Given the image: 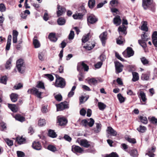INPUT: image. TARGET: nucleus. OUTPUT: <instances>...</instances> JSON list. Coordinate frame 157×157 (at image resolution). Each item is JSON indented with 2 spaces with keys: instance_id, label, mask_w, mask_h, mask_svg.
<instances>
[{
  "instance_id": "43",
  "label": "nucleus",
  "mask_w": 157,
  "mask_h": 157,
  "mask_svg": "<svg viewBox=\"0 0 157 157\" xmlns=\"http://www.w3.org/2000/svg\"><path fill=\"white\" fill-rule=\"evenodd\" d=\"M141 29L143 31H147L148 28L147 26V23L146 22H144L141 27Z\"/></svg>"
},
{
  "instance_id": "35",
  "label": "nucleus",
  "mask_w": 157,
  "mask_h": 157,
  "mask_svg": "<svg viewBox=\"0 0 157 157\" xmlns=\"http://www.w3.org/2000/svg\"><path fill=\"white\" fill-rule=\"evenodd\" d=\"M12 61V59L11 58H10L7 61L5 65V67L6 69H10V67L11 66V62Z\"/></svg>"
},
{
  "instance_id": "53",
  "label": "nucleus",
  "mask_w": 157,
  "mask_h": 157,
  "mask_svg": "<svg viewBox=\"0 0 157 157\" xmlns=\"http://www.w3.org/2000/svg\"><path fill=\"white\" fill-rule=\"evenodd\" d=\"M45 124V121L44 119H40L39 121L38 124L40 126H42L44 125Z\"/></svg>"
},
{
  "instance_id": "9",
  "label": "nucleus",
  "mask_w": 157,
  "mask_h": 157,
  "mask_svg": "<svg viewBox=\"0 0 157 157\" xmlns=\"http://www.w3.org/2000/svg\"><path fill=\"white\" fill-rule=\"evenodd\" d=\"M58 11L57 12V14L58 17L62 15L63 13H65L66 11L65 8L59 5L57 6Z\"/></svg>"
},
{
  "instance_id": "24",
  "label": "nucleus",
  "mask_w": 157,
  "mask_h": 157,
  "mask_svg": "<svg viewBox=\"0 0 157 157\" xmlns=\"http://www.w3.org/2000/svg\"><path fill=\"white\" fill-rule=\"evenodd\" d=\"M83 14L81 13H77L73 15V17L75 19H82L83 17Z\"/></svg>"
},
{
  "instance_id": "40",
  "label": "nucleus",
  "mask_w": 157,
  "mask_h": 157,
  "mask_svg": "<svg viewBox=\"0 0 157 157\" xmlns=\"http://www.w3.org/2000/svg\"><path fill=\"white\" fill-rule=\"evenodd\" d=\"M147 128L144 126L140 125L139 127L137 128V130L139 132L141 133H144L146 131Z\"/></svg>"
},
{
  "instance_id": "12",
  "label": "nucleus",
  "mask_w": 157,
  "mask_h": 157,
  "mask_svg": "<svg viewBox=\"0 0 157 157\" xmlns=\"http://www.w3.org/2000/svg\"><path fill=\"white\" fill-rule=\"evenodd\" d=\"M58 122L61 126L65 125L67 122V119L63 117H58Z\"/></svg>"
},
{
  "instance_id": "15",
  "label": "nucleus",
  "mask_w": 157,
  "mask_h": 157,
  "mask_svg": "<svg viewBox=\"0 0 157 157\" xmlns=\"http://www.w3.org/2000/svg\"><path fill=\"white\" fill-rule=\"evenodd\" d=\"M106 131L108 134H110L112 136H116L117 135V132L111 127H108Z\"/></svg>"
},
{
  "instance_id": "14",
  "label": "nucleus",
  "mask_w": 157,
  "mask_h": 157,
  "mask_svg": "<svg viewBox=\"0 0 157 157\" xmlns=\"http://www.w3.org/2000/svg\"><path fill=\"white\" fill-rule=\"evenodd\" d=\"M152 43L155 47H157V32L155 31L152 36Z\"/></svg>"
},
{
  "instance_id": "45",
  "label": "nucleus",
  "mask_w": 157,
  "mask_h": 157,
  "mask_svg": "<svg viewBox=\"0 0 157 157\" xmlns=\"http://www.w3.org/2000/svg\"><path fill=\"white\" fill-rule=\"evenodd\" d=\"M117 97L120 103H122L124 101L125 98L121 94H119L117 95Z\"/></svg>"
},
{
  "instance_id": "11",
  "label": "nucleus",
  "mask_w": 157,
  "mask_h": 157,
  "mask_svg": "<svg viewBox=\"0 0 157 157\" xmlns=\"http://www.w3.org/2000/svg\"><path fill=\"white\" fill-rule=\"evenodd\" d=\"M72 151L74 153H81L83 151V150L78 146L73 145L72 147Z\"/></svg>"
},
{
  "instance_id": "48",
  "label": "nucleus",
  "mask_w": 157,
  "mask_h": 157,
  "mask_svg": "<svg viewBox=\"0 0 157 157\" xmlns=\"http://www.w3.org/2000/svg\"><path fill=\"white\" fill-rule=\"evenodd\" d=\"M149 120L152 124L157 125V119L155 117H153L150 119L149 118Z\"/></svg>"
},
{
  "instance_id": "41",
  "label": "nucleus",
  "mask_w": 157,
  "mask_h": 157,
  "mask_svg": "<svg viewBox=\"0 0 157 157\" xmlns=\"http://www.w3.org/2000/svg\"><path fill=\"white\" fill-rule=\"evenodd\" d=\"M7 79L6 76H3L0 78V82L4 84H6Z\"/></svg>"
},
{
  "instance_id": "59",
  "label": "nucleus",
  "mask_w": 157,
  "mask_h": 157,
  "mask_svg": "<svg viewBox=\"0 0 157 157\" xmlns=\"http://www.w3.org/2000/svg\"><path fill=\"white\" fill-rule=\"evenodd\" d=\"M117 154L115 152H112L111 154L106 155L105 157H118Z\"/></svg>"
},
{
  "instance_id": "42",
  "label": "nucleus",
  "mask_w": 157,
  "mask_h": 157,
  "mask_svg": "<svg viewBox=\"0 0 157 157\" xmlns=\"http://www.w3.org/2000/svg\"><path fill=\"white\" fill-rule=\"evenodd\" d=\"M88 82L91 85H95L97 84L98 81L95 78H92L89 80Z\"/></svg>"
},
{
  "instance_id": "7",
  "label": "nucleus",
  "mask_w": 157,
  "mask_h": 157,
  "mask_svg": "<svg viewBox=\"0 0 157 157\" xmlns=\"http://www.w3.org/2000/svg\"><path fill=\"white\" fill-rule=\"evenodd\" d=\"M107 33L106 32H104L101 33L99 36V38L102 42L103 46L105 45L106 40L107 39Z\"/></svg>"
},
{
  "instance_id": "16",
  "label": "nucleus",
  "mask_w": 157,
  "mask_h": 157,
  "mask_svg": "<svg viewBox=\"0 0 157 157\" xmlns=\"http://www.w3.org/2000/svg\"><path fill=\"white\" fill-rule=\"evenodd\" d=\"M79 144L80 145L86 148L89 147L90 145V142L86 140H81L80 141Z\"/></svg>"
},
{
  "instance_id": "54",
  "label": "nucleus",
  "mask_w": 157,
  "mask_h": 157,
  "mask_svg": "<svg viewBox=\"0 0 157 157\" xmlns=\"http://www.w3.org/2000/svg\"><path fill=\"white\" fill-rule=\"evenodd\" d=\"M44 75L50 81H52L53 80L54 78L52 75L49 74H46Z\"/></svg>"
},
{
  "instance_id": "33",
  "label": "nucleus",
  "mask_w": 157,
  "mask_h": 157,
  "mask_svg": "<svg viewBox=\"0 0 157 157\" xmlns=\"http://www.w3.org/2000/svg\"><path fill=\"white\" fill-rule=\"evenodd\" d=\"M95 124L96 128L94 130V132L96 133H98L101 131V125L100 123H96Z\"/></svg>"
},
{
  "instance_id": "50",
  "label": "nucleus",
  "mask_w": 157,
  "mask_h": 157,
  "mask_svg": "<svg viewBox=\"0 0 157 157\" xmlns=\"http://www.w3.org/2000/svg\"><path fill=\"white\" fill-rule=\"evenodd\" d=\"M48 149L50 151L54 152L56 151V147L52 145H49L48 147Z\"/></svg>"
},
{
  "instance_id": "10",
  "label": "nucleus",
  "mask_w": 157,
  "mask_h": 157,
  "mask_svg": "<svg viewBox=\"0 0 157 157\" xmlns=\"http://www.w3.org/2000/svg\"><path fill=\"white\" fill-rule=\"evenodd\" d=\"M115 66L117 73H120L122 71L123 66L119 62L115 63Z\"/></svg>"
},
{
  "instance_id": "17",
  "label": "nucleus",
  "mask_w": 157,
  "mask_h": 157,
  "mask_svg": "<svg viewBox=\"0 0 157 157\" xmlns=\"http://www.w3.org/2000/svg\"><path fill=\"white\" fill-rule=\"evenodd\" d=\"M32 146L34 149L37 150H40L42 147L40 143L38 141L34 142L33 143Z\"/></svg>"
},
{
  "instance_id": "64",
  "label": "nucleus",
  "mask_w": 157,
  "mask_h": 157,
  "mask_svg": "<svg viewBox=\"0 0 157 157\" xmlns=\"http://www.w3.org/2000/svg\"><path fill=\"white\" fill-rule=\"evenodd\" d=\"M141 38L143 41H147L148 39L147 36L145 34H143L141 35Z\"/></svg>"
},
{
  "instance_id": "19",
  "label": "nucleus",
  "mask_w": 157,
  "mask_h": 157,
  "mask_svg": "<svg viewBox=\"0 0 157 157\" xmlns=\"http://www.w3.org/2000/svg\"><path fill=\"white\" fill-rule=\"evenodd\" d=\"M18 35V32L16 30H14L13 31V43L17 42V37Z\"/></svg>"
},
{
  "instance_id": "32",
  "label": "nucleus",
  "mask_w": 157,
  "mask_h": 157,
  "mask_svg": "<svg viewBox=\"0 0 157 157\" xmlns=\"http://www.w3.org/2000/svg\"><path fill=\"white\" fill-rule=\"evenodd\" d=\"M14 117L16 120L21 122H22L25 120V118L19 114L16 115Z\"/></svg>"
},
{
  "instance_id": "21",
  "label": "nucleus",
  "mask_w": 157,
  "mask_h": 157,
  "mask_svg": "<svg viewBox=\"0 0 157 157\" xmlns=\"http://www.w3.org/2000/svg\"><path fill=\"white\" fill-rule=\"evenodd\" d=\"M138 94L139 98L141 99L143 101L145 102L147 100L145 94L142 91H140V93H138Z\"/></svg>"
},
{
  "instance_id": "47",
  "label": "nucleus",
  "mask_w": 157,
  "mask_h": 157,
  "mask_svg": "<svg viewBox=\"0 0 157 157\" xmlns=\"http://www.w3.org/2000/svg\"><path fill=\"white\" fill-rule=\"evenodd\" d=\"M75 89L76 86H74L72 87L71 90L68 94V97H72L74 95V91L75 90Z\"/></svg>"
},
{
  "instance_id": "1",
  "label": "nucleus",
  "mask_w": 157,
  "mask_h": 157,
  "mask_svg": "<svg viewBox=\"0 0 157 157\" xmlns=\"http://www.w3.org/2000/svg\"><path fill=\"white\" fill-rule=\"evenodd\" d=\"M16 66L19 72L23 73L24 72L25 67L22 59H19L17 61Z\"/></svg>"
},
{
  "instance_id": "30",
  "label": "nucleus",
  "mask_w": 157,
  "mask_h": 157,
  "mask_svg": "<svg viewBox=\"0 0 157 157\" xmlns=\"http://www.w3.org/2000/svg\"><path fill=\"white\" fill-rule=\"evenodd\" d=\"M95 0H89L88 2V6L90 9L93 8L95 6Z\"/></svg>"
},
{
  "instance_id": "60",
  "label": "nucleus",
  "mask_w": 157,
  "mask_h": 157,
  "mask_svg": "<svg viewBox=\"0 0 157 157\" xmlns=\"http://www.w3.org/2000/svg\"><path fill=\"white\" fill-rule=\"evenodd\" d=\"M138 42L140 44L143 48H145L146 46V43L142 40H139Z\"/></svg>"
},
{
  "instance_id": "62",
  "label": "nucleus",
  "mask_w": 157,
  "mask_h": 157,
  "mask_svg": "<svg viewBox=\"0 0 157 157\" xmlns=\"http://www.w3.org/2000/svg\"><path fill=\"white\" fill-rule=\"evenodd\" d=\"M36 87L38 88L43 89L44 88V83L41 82H38V83L36 86Z\"/></svg>"
},
{
  "instance_id": "3",
  "label": "nucleus",
  "mask_w": 157,
  "mask_h": 157,
  "mask_svg": "<svg viewBox=\"0 0 157 157\" xmlns=\"http://www.w3.org/2000/svg\"><path fill=\"white\" fill-rule=\"evenodd\" d=\"M84 69L85 71H88L89 70V67L84 63L80 62L78 64L77 69L79 72H81L82 69Z\"/></svg>"
},
{
  "instance_id": "58",
  "label": "nucleus",
  "mask_w": 157,
  "mask_h": 157,
  "mask_svg": "<svg viewBox=\"0 0 157 157\" xmlns=\"http://www.w3.org/2000/svg\"><path fill=\"white\" fill-rule=\"evenodd\" d=\"M6 8L5 5L3 3L0 4V11L3 12L5 11Z\"/></svg>"
},
{
  "instance_id": "23",
  "label": "nucleus",
  "mask_w": 157,
  "mask_h": 157,
  "mask_svg": "<svg viewBox=\"0 0 157 157\" xmlns=\"http://www.w3.org/2000/svg\"><path fill=\"white\" fill-rule=\"evenodd\" d=\"M48 38L51 41L54 42H56L57 40L55 34L53 33H51L49 34L48 36Z\"/></svg>"
},
{
  "instance_id": "51",
  "label": "nucleus",
  "mask_w": 157,
  "mask_h": 157,
  "mask_svg": "<svg viewBox=\"0 0 157 157\" xmlns=\"http://www.w3.org/2000/svg\"><path fill=\"white\" fill-rule=\"evenodd\" d=\"M141 61L143 65H146L148 64L149 61L145 57H142L140 58Z\"/></svg>"
},
{
  "instance_id": "36",
  "label": "nucleus",
  "mask_w": 157,
  "mask_h": 157,
  "mask_svg": "<svg viewBox=\"0 0 157 157\" xmlns=\"http://www.w3.org/2000/svg\"><path fill=\"white\" fill-rule=\"evenodd\" d=\"M48 135L50 137L53 138L56 137L57 136L53 130L51 129L48 131Z\"/></svg>"
},
{
  "instance_id": "4",
  "label": "nucleus",
  "mask_w": 157,
  "mask_h": 157,
  "mask_svg": "<svg viewBox=\"0 0 157 157\" xmlns=\"http://www.w3.org/2000/svg\"><path fill=\"white\" fill-rule=\"evenodd\" d=\"M29 94H31L36 96L39 98H41V92H39L38 90L35 88L31 89H29L27 91Z\"/></svg>"
},
{
  "instance_id": "57",
  "label": "nucleus",
  "mask_w": 157,
  "mask_h": 157,
  "mask_svg": "<svg viewBox=\"0 0 157 157\" xmlns=\"http://www.w3.org/2000/svg\"><path fill=\"white\" fill-rule=\"evenodd\" d=\"M5 140L8 146H11L13 145V141L12 140H10L9 139H6Z\"/></svg>"
},
{
  "instance_id": "61",
  "label": "nucleus",
  "mask_w": 157,
  "mask_h": 157,
  "mask_svg": "<svg viewBox=\"0 0 157 157\" xmlns=\"http://www.w3.org/2000/svg\"><path fill=\"white\" fill-rule=\"evenodd\" d=\"M74 33L73 31H70V33L69 34L68 38L69 40H72L73 39L74 37Z\"/></svg>"
},
{
  "instance_id": "56",
  "label": "nucleus",
  "mask_w": 157,
  "mask_h": 157,
  "mask_svg": "<svg viewBox=\"0 0 157 157\" xmlns=\"http://www.w3.org/2000/svg\"><path fill=\"white\" fill-rule=\"evenodd\" d=\"M23 87V84L21 83H19L15 85L13 88L15 89L18 90Z\"/></svg>"
},
{
  "instance_id": "26",
  "label": "nucleus",
  "mask_w": 157,
  "mask_h": 157,
  "mask_svg": "<svg viewBox=\"0 0 157 157\" xmlns=\"http://www.w3.org/2000/svg\"><path fill=\"white\" fill-rule=\"evenodd\" d=\"M33 44L35 48H37L40 47V44L39 41L36 39L35 37L33 39Z\"/></svg>"
},
{
  "instance_id": "38",
  "label": "nucleus",
  "mask_w": 157,
  "mask_h": 157,
  "mask_svg": "<svg viewBox=\"0 0 157 157\" xmlns=\"http://www.w3.org/2000/svg\"><path fill=\"white\" fill-rule=\"evenodd\" d=\"M98 106L99 109L101 110H104L106 107V105L103 103L101 102H98Z\"/></svg>"
},
{
  "instance_id": "25",
  "label": "nucleus",
  "mask_w": 157,
  "mask_h": 157,
  "mask_svg": "<svg viewBox=\"0 0 157 157\" xmlns=\"http://www.w3.org/2000/svg\"><path fill=\"white\" fill-rule=\"evenodd\" d=\"M18 95L15 93H12L10 95V98L11 101L13 102H15L17 101Z\"/></svg>"
},
{
  "instance_id": "52",
  "label": "nucleus",
  "mask_w": 157,
  "mask_h": 157,
  "mask_svg": "<svg viewBox=\"0 0 157 157\" xmlns=\"http://www.w3.org/2000/svg\"><path fill=\"white\" fill-rule=\"evenodd\" d=\"M129 153L131 156L133 157H135L137 155V151L135 149L132 150L130 151Z\"/></svg>"
},
{
  "instance_id": "34",
  "label": "nucleus",
  "mask_w": 157,
  "mask_h": 157,
  "mask_svg": "<svg viewBox=\"0 0 157 157\" xmlns=\"http://www.w3.org/2000/svg\"><path fill=\"white\" fill-rule=\"evenodd\" d=\"M66 22V20L64 18L60 17L58 19L57 23L59 25H64Z\"/></svg>"
},
{
  "instance_id": "46",
  "label": "nucleus",
  "mask_w": 157,
  "mask_h": 157,
  "mask_svg": "<svg viewBox=\"0 0 157 157\" xmlns=\"http://www.w3.org/2000/svg\"><path fill=\"white\" fill-rule=\"evenodd\" d=\"M149 78V75L147 74H143L141 76V78L143 80H148Z\"/></svg>"
},
{
  "instance_id": "39",
  "label": "nucleus",
  "mask_w": 157,
  "mask_h": 157,
  "mask_svg": "<svg viewBox=\"0 0 157 157\" xmlns=\"http://www.w3.org/2000/svg\"><path fill=\"white\" fill-rule=\"evenodd\" d=\"M90 35V33H89L83 36L82 39V42L85 43L89 40Z\"/></svg>"
},
{
  "instance_id": "37",
  "label": "nucleus",
  "mask_w": 157,
  "mask_h": 157,
  "mask_svg": "<svg viewBox=\"0 0 157 157\" xmlns=\"http://www.w3.org/2000/svg\"><path fill=\"white\" fill-rule=\"evenodd\" d=\"M124 41V39L123 37L121 36H120L117 39V43L119 44H122Z\"/></svg>"
},
{
  "instance_id": "44",
  "label": "nucleus",
  "mask_w": 157,
  "mask_h": 157,
  "mask_svg": "<svg viewBox=\"0 0 157 157\" xmlns=\"http://www.w3.org/2000/svg\"><path fill=\"white\" fill-rule=\"evenodd\" d=\"M139 119L141 122L144 124H147V120L145 117L140 116L139 117Z\"/></svg>"
},
{
  "instance_id": "18",
  "label": "nucleus",
  "mask_w": 157,
  "mask_h": 157,
  "mask_svg": "<svg viewBox=\"0 0 157 157\" xmlns=\"http://www.w3.org/2000/svg\"><path fill=\"white\" fill-rule=\"evenodd\" d=\"M126 28L124 25H122L119 27L118 30L120 35L124 34L125 35L126 34Z\"/></svg>"
},
{
  "instance_id": "13",
  "label": "nucleus",
  "mask_w": 157,
  "mask_h": 157,
  "mask_svg": "<svg viewBox=\"0 0 157 157\" xmlns=\"http://www.w3.org/2000/svg\"><path fill=\"white\" fill-rule=\"evenodd\" d=\"M143 6L145 10L148 8L152 3L151 0H142Z\"/></svg>"
},
{
  "instance_id": "28",
  "label": "nucleus",
  "mask_w": 157,
  "mask_h": 157,
  "mask_svg": "<svg viewBox=\"0 0 157 157\" xmlns=\"http://www.w3.org/2000/svg\"><path fill=\"white\" fill-rule=\"evenodd\" d=\"M127 56L128 57H130L132 56L134 54V52L132 48L128 47L127 49Z\"/></svg>"
},
{
  "instance_id": "55",
  "label": "nucleus",
  "mask_w": 157,
  "mask_h": 157,
  "mask_svg": "<svg viewBox=\"0 0 157 157\" xmlns=\"http://www.w3.org/2000/svg\"><path fill=\"white\" fill-rule=\"evenodd\" d=\"M17 154L18 157H24L25 156V153L21 151H17Z\"/></svg>"
},
{
  "instance_id": "27",
  "label": "nucleus",
  "mask_w": 157,
  "mask_h": 157,
  "mask_svg": "<svg viewBox=\"0 0 157 157\" xmlns=\"http://www.w3.org/2000/svg\"><path fill=\"white\" fill-rule=\"evenodd\" d=\"M8 107L12 111L14 112H16L17 110V108L15 105L8 104Z\"/></svg>"
},
{
  "instance_id": "63",
  "label": "nucleus",
  "mask_w": 157,
  "mask_h": 157,
  "mask_svg": "<svg viewBox=\"0 0 157 157\" xmlns=\"http://www.w3.org/2000/svg\"><path fill=\"white\" fill-rule=\"evenodd\" d=\"M55 99L58 101H60L62 99V96L61 94H57L55 96Z\"/></svg>"
},
{
  "instance_id": "29",
  "label": "nucleus",
  "mask_w": 157,
  "mask_h": 157,
  "mask_svg": "<svg viewBox=\"0 0 157 157\" xmlns=\"http://www.w3.org/2000/svg\"><path fill=\"white\" fill-rule=\"evenodd\" d=\"M25 140L24 138L22 137H17L16 138V141L20 144H23Z\"/></svg>"
},
{
  "instance_id": "49",
  "label": "nucleus",
  "mask_w": 157,
  "mask_h": 157,
  "mask_svg": "<svg viewBox=\"0 0 157 157\" xmlns=\"http://www.w3.org/2000/svg\"><path fill=\"white\" fill-rule=\"evenodd\" d=\"M88 125L90 127H92L94 125V121L92 118H90L88 120Z\"/></svg>"
},
{
  "instance_id": "31",
  "label": "nucleus",
  "mask_w": 157,
  "mask_h": 157,
  "mask_svg": "<svg viewBox=\"0 0 157 157\" xmlns=\"http://www.w3.org/2000/svg\"><path fill=\"white\" fill-rule=\"evenodd\" d=\"M133 78L132 81L133 82H136L139 79V76L138 74L136 72H133L132 73Z\"/></svg>"
},
{
  "instance_id": "20",
  "label": "nucleus",
  "mask_w": 157,
  "mask_h": 157,
  "mask_svg": "<svg viewBox=\"0 0 157 157\" xmlns=\"http://www.w3.org/2000/svg\"><path fill=\"white\" fill-rule=\"evenodd\" d=\"M156 147H152L151 148L148 149V153L146 154V155H148L149 157H154L155 154H154L155 151Z\"/></svg>"
},
{
  "instance_id": "2",
  "label": "nucleus",
  "mask_w": 157,
  "mask_h": 157,
  "mask_svg": "<svg viewBox=\"0 0 157 157\" xmlns=\"http://www.w3.org/2000/svg\"><path fill=\"white\" fill-rule=\"evenodd\" d=\"M65 81L63 78L61 77L57 78L55 84L56 86L61 88H63L65 87Z\"/></svg>"
},
{
  "instance_id": "22",
  "label": "nucleus",
  "mask_w": 157,
  "mask_h": 157,
  "mask_svg": "<svg viewBox=\"0 0 157 157\" xmlns=\"http://www.w3.org/2000/svg\"><path fill=\"white\" fill-rule=\"evenodd\" d=\"M113 22L114 24L117 26L119 25L121 23V20L119 16H117L113 19Z\"/></svg>"
},
{
  "instance_id": "8",
  "label": "nucleus",
  "mask_w": 157,
  "mask_h": 157,
  "mask_svg": "<svg viewBox=\"0 0 157 157\" xmlns=\"http://www.w3.org/2000/svg\"><path fill=\"white\" fill-rule=\"evenodd\" d=\"M87 21L89 23L93 24L96 23L98 20V19L93 14H91L87 17Z\"/></svg>"
},
{
  "instance_id": "5",
  "label": "nucleus",
  "mask_w": 157,
  "mask_h": 157,
  "mask_svg": "<svg viewBox=\"0 0 157 157\" xmlns=\"http://www.w3.org/2000/svg\"><path fill=\"white\" fill-rule=\"evenodd\" d=\"M29 94H31L36 96L39 98H41V92H39L38 90L35 88L31 89H29L27 91Z\"/></svg>"
},
{
  "instance_id": "6",
  "label": "nucleus",
  "mask_w": 157,
  "mask_h": 157,
  "mask_svg": "<svg viewBox=\"0 0 157 157\" xmlns=\"http://www.w3.org/2000/svg\"><path fill=\"white\" fill-rule=\"evenodd\" d=\"M57 111H60L68 108V105L66 102H61L56 105Z\"/></svg>"
}]
</instances>
